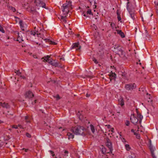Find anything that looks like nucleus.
Instances as JSON below:
<instances>
[{"mask_svg":"<svg viewBox=\"0 0 158 158\" xmlns=\"http://www.w3.org/2000/svg\"><path fill=\"white\" fill-rule=\"evenodd\" d=\"M91 10H89V15L91 14Z\"/></svg>","mask_w":158,"mask_h":158,"instance_id":"nucleus-57","label":"nucleus"},{"mask_svg":"<svg viewBox=\"0 0 158 158\" xmlns=\"http://www.w3.org/2000/svg\"><path fill=\"white\" fill-rule=\"evenodd\" d=\"M150 100V101H147L148 102H150V103H151V102H152V99H149Z\"/></svg>","mask_w":158,"mask_h":158,"instance_id":"nucleus-54","label":"nucleus"},{"mask_svg":"<svg viewBox=\"0 0 158 158\" xmlns=\"http://www.w3.org/2000/svg\"><path fill=\"white\" fill-rule=\"evenodd\" d=\"M26 98H32L34 97V95L32 92L29 91L26 92L25 94Z\"/></svg>","mask_w":158,"mask_h":158,"instance_id":"nucleus-12","label":"nucleus"},{"mask_svg":"<svg viewBox=\"0 0 158 158\" xmlns=\"http://www.w3.org/2000/svg\"><path fill=\"white\" fill-rule=\"evenodd\" d=\"M151 153L152 157L153 158H158V153L156 156L155 155L154 153V151L155 150V148L150 145L149 147Z\"/></svg>","mask_w":158,"mask_h":158,"instance_id":"nucleus-8","label":"nucleus"},{"mask_svg":"<svg viewBox=\"0 0 158 158\" xmlns=\"http://www.w3.org/2000/svg\"><path fill=\"white\" fill-rule=\"evenodd\" d=\"M0 105L2 107L8 108L10 107L9 105L7 103L5 102H0Z\"/></svg>","mask_w":158,"mask_h":158,"instance_id":"nucleus-17","label":"nucleus"},{"mask_svg":"<svg viewBox=\"0 0 158 158\" xmlns=\"http://www.w3.org/2000/svg\"><path fill=\"white\" fill-rule=\"evenodd\" d=\"M23 150H25V151L26 152H27V151L28 150V149H25L24 148H23Z\"/></svg>","mask_w":158,"mask_h":158,"instance_id":"nucleus-55","label":"nucleus"},{"mask_svg":"<svg viewBox=\"0 0 158 158\" xmlns=\"http://www.w3.org/2000/svg\"><path fill=\"white\" fill-rule=\"evenodd\" d=\"M93 61L96 64H97L98 63V62L97 60L95 59V58H93Z\"/></svg>","mask_w":158,"mask_h":158,"instance_id":"nucleus-34","label":"nucleus"},{"mask_svg":"<svg viewBox=\"0 0 158 158\" xmlns=\"http://www.w3.org/2000/svg\"><path fill=\"white\" fill-rule=\"evenodd\" d=\"M143 116L141 115L139 113H137V118L139 119V123H141V120L143 118Z\"/></svg>","mask_w":158,"mask_h":158,"instance_id":"nucleus-20","label":"nucleus"},{"mask_svg":"<svg viewBox=\"0 0 158 158\" xmlns=\"http://www.w3.org/2000/svg\"><path fill=\"white\" fill-rule=\"evenodd\" d=\"M120 135V138L121 139L123 143L126 142L127 141L125 140V139L124 138H122V136L121 135Z\"/></svg>","mask_w":158,"mask_h":158,"instance_id":"nucleus-32","label":"nucleus"},{"mask_svg":"<svg viewBox=\"0 0 158 158\" xmlns=\"http://www.w3.org/2000/svg\"><path fill=\"white\" fill-rule=\"evenodd\" d=\"M131 131L132 132H134V130H133V129H132V130H131Z\"/></svg>","mask_w":158,"mask_h":158,"instance_id":"nucleus-62","label":"nucleus"},{"mask_svg":"<svg viewBox=\"0 0 158 158\" xmlns=\"http://www.w3.org/2000/svg\"><path fill=\"white\" fill-rule=\"evenodd\" d=\"M131 122L134 124H136L138 121L139 119L134 115H131L130 118Z\"/></svg>","mask_w":158,"mask_h":158,"instance_id":"nucleus-14","label":"nucleus"},{"mask_svg":"<svg viewBox=\"0 0 158 158\" xmlns=\"http://www.w3.org/2000/svg\"><path fill=\"white\" fill-rule=\"evenodd\" d=\"M136 87L135 84H127L125 86V89L127 90H132Z\"/></svg>","mask_w":158,"mask_h":158,"instance_id":"nucleus-6","label":"nucleus"},{"mask_svg":"<svg viewBox=\"0 0 158 158\" xmlns=\"http://www.w3.org/2000/svg\"><path fill=\"white\" fill-rule=\"evenodd\" d=\"M64 153L65 154V155L68 156V152L67 151L65 150L64 152Z\"/></svg>","mask_w":158,"mask_h":158,"instance_id":"nucleus-43","label":"nucleus"},{"mask_svg":"<svg viewBox=\"0 0 158 158\" xmlns=\"http://www.w3.org/2000/svg\"><path fill=\"white\" fill-rule=\"evenodd\" d=\"M81 48V46L80 45L79 43L77 42L73 44L71 49H75L77 51H80Z\"/></svg>","mask_w":158,"mask_h":158,"instance_id":"nucleus-7","label":"nucleus"},{"mask_svg":"<svg viewBox=\"0 0 158 158\" xmlns=\"http://www.w3.org/2000/svg\"><path fill=\"white\" fill-rule=\"evenodd\" d=\"M9 9L10 10H12L14 12L16 10L15 9L14 7L12 6H10L9 7Z\"/></svg>","mask_w":158,"mask_h":158,"instance_id":"nucleus-29","label":"nucleus"},{"mask_svg":"<svg viewBox=\"0 0 158 158\" xmlns=\"http://www.w3.org/2000/svg\"><path fill=\"white\" fill-rule=\"evenodd\" d=\"M139 90L140 91H142L143 92L145 91V89L143 87L139 88Z\"/></svg>","mask_w":158,"mask_h":158,"instance_id":"nucleus-33","label":"nucleus"},{"mask_svg":"<svg viewBox=\"0 0 158 158\" xmlns=\"http://www.w3.org/2000/svg\"><path fill=\"white\" fill-rule=\"evenodd\" d=\"M71 131L76 135H83V134L85 135V132L86 131V129H85L83 127L77 126L73 127Z\"/></svg>","mask_w":158,"mask_h":158,"instance_id":"nucleus-1","label":"nucleus"},{"mask_svg":"<svg viewBox=\"0 0 158 158\" xmlns=\"http://www.w3.org/2000/svg\"><path fill=\"white\" fill-rule=\"evenodd\" d=\"M35 11V10L34 8H31V13H34Z\"/></svg>","mask_w":158,"mask_h":158,"instance_id":"nucleus-35","label":"nucleus"},{"mask_svg":"<svg viewBox=\"0 0 158 158\" xmlns=\"http://www.w3.org/2000/svg\"><path fill=\"white\" fill-rule=\"evenodd\" d=\"M72 7V2L70 1H66V2L64 4L61 8L64 15H67L69 12V9Z\"/></svg>","mask_w":158,"mask_h":158,"instance_id":"nucleus-2","label":"nucleus"},{"mask_svg":"<svg viewBox=\"0 0 158 158\" xmlns=\"http://www.w3.org/2000/svg\"><path fill=\"white\" fill-rule=\"evenodd\" d=\"M101 151L102 153L104 154H106V153H111L110 152V151H109L107 150L106 148H105L104 146H102L101 148Z\"/></svg>","mask_w":158,"mask_h":158,"instance_id":"nucleus-16","label":"nucleus"},{"mask_svg":"<svg viewBox=\"0 0 158 158\" xmlns=\"http://www.w3.org/2000/svg\"><path fill=\"white\" fill-rule=\"evenodd\" d=\"M85 7H86V9H84L83 12L82 13L83 15L85 17V18H84V19H86V18L89 16L88 15H86V13L87 15L89 14V9L88 8H89V7L87 6V7H86V6H85Z\"/></svg>","mask_w":158,"mask_h":158,"instance_id":"nucleus-13","label":"nucleus"},{"mask_svg":"<svg viewBox=\"0 0 158 158\" xmlns=\"http://www.w3.org/2000/svg\"><path fill=\"white\" fill-rule=\"evenodd\" d=\"M20 77L22 78H23V79H25L26 78V77L24 76H20Z\"/></svg>","mask_w":158,"mask_h":158,"instance_id":"nucleus-45","label":"nucleus"},{"mask_svg":"<svg viewBox=\"0 0 158 158\" xmlns=\"http://www.w3.org/2000/svg\"><path fill=\"white\" fill-rule=\"evenodd\" d=\"M0 31L2 32V33H5V31H4L3 28L2 27L1 25L0 24Z\"/></svg>","mask_w":158,"mask_h":158,"instance_id":"nucleus-31","label":"nucleus"},{"mask_svg":"<svg viewBox=\"0 0 158 158\" xmlns=\"http://www.w3.org/2000/svg\"><path fill=\"white\" fill-rule=\"evenodd\" d=\"M66 17V16H65V17H64V16H61L60 17V19L62 20L63 19H64V18H65Z\"/></svg>","mask_w":158,"mask_h":158,"instance_id":"nucleus-44","label":"nucleus"},{"mask_svg":"<svg viewBox=\"0 0 158 158\" xmlns=\"http://www.w3.org/2000/svg\"><path fill=\"white\" fill-rule=\"evenodd\" d=\"M156 12L158 14V9H156Z\"/></svg>","mask_w":158,"mask_h":158,"instance_id":"nucleus-58","label":"nucleus"},{"mask_svg":"<svg viewBox=\"0 0 158 158\" xmlns=\"http://www.w3.org/2000/svg\"><path fill=\"white\" fill-rule=\"evenodd\" d=\"M130 124V122L129 121L127 120L125 122V124L127 126H128Z\"/></svg>","mask_w":158,"mask_h":158,"instance_id":"nucleus-38","label":"nucleus"},{"mask_svg":"<svg viewBox=\"0 0 158 158\" xmlns=\"http://www.w3.org/2000/svg\"><path fill=\"white\" fill-rule=\"evenodd\" d=\"M110 78H116V74L115 73H113L111 72L110 73ZM111 81V78H110V81Z\"/></svg>","mask_w":158,"mask_h":158,"instance_id":"nucleus-23","label":"nucleus"},{"mask_svg":"<svg viewBox=\"0 0 158 158\" xmlns=\"http://www.w3.org/2000/svg\"><path fill=\"white\" fill-rule=\"evenodd\" d=\"M35 3L36 6L38 7H42L46 9L47 8L45 7V4L44 2L41 0H35Z\"/></svg>","mask_w":158,"mask_h":158,"instance_id":"nucleus-5","label":"nucleus"},{"mask_svg":"<svg viewBox=\"0 0 158 158\" xmlns=\"http://www.w3.org/2000/svg\"><path fill=\"white\" fill-rule=\"evenodd\" d=\"M125 147L127 150V151L129 150L131 148L129 145L128 144H125Z\"/></svg>","mask_w":158,"mask_h":158,"instance_id":"nucleus-27","label":"nucleus"},{"mask_svg":"<svg viewBox=\"0 0 158 158\" xmlns=\"http://www.w3.org/2000/svg\"><path fill=\"white\" fill-rule=\"evenodd\" d=\"M17 126H18V127H19L20 128H23L22 127V126L21 125L19 124Z\"/></svg>","mask_w":158,"mask_h":158,"instance_id":"nucleus-46","label":"nucleus"},{"mask_svg":"<svg viewBox=\"0 0 158 158\" xmlns=\"http://www.w3.org/2000/svg\"><path fill=\"white\" fill-rule=\"evenodd\" d=\"M15 73H16L17 75L18 76H21V73L19 71V70H18L15 72Z\"/></svg>","mask_w":158,"mask_h":158,"instance_id":"nucleus-28","label":"nucleus"},{"mask_svg":"<svg viewBox=\"0 0 158 158\" xmlns=\"http://www.w3.org/2000/svg\"><path fill=\"white\" fill-rule=\"evenodd\" d=\"M67 135L68 136L69 139H72L74 138V135L70 132H68L67 133Z\"/></svg>","mask_w":158,"mask_h":158,"instance_id":"nucleus-24","label":"nucleus"},{"mask_svg":"<svg viewBox=\"0 0 158 158\" xmlns=\"http://www.w3.org/2000/svg\"><path fill=\"white\" fill-rule=\"evenodd\" d=\"M54 98H56V99H60L59 96L58 94H56L53 96Z\"/></svg>","mask_w":158,"mask_h":158,"instance_id":"nucleus-37","label":"nucleus"},{"mask_svg":"<svg viewBox=\"0 0 158 158\" xmlns=\"http://www.w3.org/2000/svg\"><path fill=\"white\" fill-rule=\"evenodd\" d=\"M31 35H33L34 36H35V35H37L38 37H40L41 38H42V36H40V35H41L40 34H38V33L36 34L35 32L33 31H31Z\"/></svg>","mask_w":158,"mask_h":158,"instance_id":"nucleus-25","label":"nucleus"},{"mask_svg":"<svg viewBox=\"0 0 158 158\" xmlns=\"http://www.w3.org/2000/svg\"><path fill=\"white\" fill-rule=\"evenodd\" d=\"M26 135L27 137L29 138H30L31 137V135L28 133H26Z\"/></svg>","mask_w":158,"mask_h":158,"instance_id":"nucleus-36","label":"nucleus"},{"mask_svg":"<svg viewBox=\"0 0 158 158\" xmlns=\"http://www.w3.org/2000/svg\"><path fill=\"white\" fill-rule=\"evenodd\" d=\"M80 35L79 34H77V36L78 37H79L80 36Z\"/></svg>","mask_w":158,"mask_h":158,"instance_id":"nucleus-59","label":"nucleus"},{"mask_svg":"<svg viewBox=\"0 0 158 158\" xmlns=\"http://www.w3.org/2000/svg\"><path fill=\"white\" fill-rule=\"evenodd\" d=\"M50 44L56 45L57 44V43L55 42H53L52 41V42Z\"/></svg>","mask_w":158,"mask_h":158,"instance_id":"nucleus-42","label":"nucleus"},{"mask_svg":"<svg viewBox=\"0 0 158 158\" xmlns=\"http://www.w3.org/2000/svg\"><path fill=\"white\" fill-rule=\"evenodd\" d=\"M44 40H45V41L46 42H47L48 43H49L50 44L52 42V41L51 40L49 39H46Z\"/></svg>","mask_w":158,"mask_h":158,"instance_id":"nucleus-30","label":"nucleus"},{"mask_svg":"<svg viewBox=\"0 0 158 158\" xmlns=\"http://www.w3.org/2000/svg\"><path fill=\"white\" fill-rule=\"evenodd\" d=\"M106 146L110 150V152L111 153H112L113 150L112 143L110 140L108 138L106 139Z\"/></svg>","mask_w":158,"mask_h":158,"instance_id":"nucleus-9","label":"nucleus"},{"mask_svg":"<svg viewBox=\"0 0 158 158\" xmlns=\"http://www.w3.org/2000/svg\"><path fill=\"white\" fill-rule=\"evenodd\" d=\"M50 57L49 56H45L44 57H43L42 59H44V60L45 61L47 62H48V60H50Z\"/></svg>","mask_w":158,"mask_h":158,"instance_id":"nucleus-26","label":"nucleus"},{"mask_svg":"<svg viewBox=\"0 0 158 158\" xmlns=\"http://www.w3.org/2000/svg\"><path fill=\"white\" fill-rule=\"evenodd\" d=\"M50 153L52 154L54 152L52 151H50Z\"/></svg>","mask_w":158,"mask_h":158,"instance_id":"nucleus-56","label":"nucleus"},{"mask_svg":"<svg viewBox=\"0 0 158 158\" xmlns=\"http://www.w3.org/2000/svg\"><path fill=\"white\" fill-rule=\"evenodd\" d=\"M3 123V122L1 121V120H0V123Z\"/></svg>","mask_w":158,"mask_h":158,"instance_id":"nucleus-61","label":"nucleus"},{"mask_svg":"<svg viewBox=\"0 0 158 158\" xmlns=\"http://www.w3.org/2000/svg\"><path fill=\"white\" fill-rule=\"evenodd\" d=\"M116 31H117V33L119 34L122 38H123L125 37V35L122 32L121 30H116Z\"/></svg>","mask_w":158,"mask_h":158,"instance_id":"nucleus-19","label":"nucleus"},{"mask_svg":"<svg viewBox=\"0 0 158 158\" xmlns=\"http://www.w3.org/2000/svg\"><path fill=\"white\" fill-rule=\"evenodd\" d=\"M111 131L113 133H114V128H111Z\"/></svg>","mask_w":158,"mask_h":158,"instance_id":"nucleus-50","label":"nucleus"},{"mask_svg":"<svg viewBox=\"0 0 158 158\" xmlns=\"http://www.w3.org/2000/svg\"><path fill=\"white\" fill-rule=\"evenodd\" d=\"M30 122V121H27V120H26V122L27 123H28V122Z\"/></svg>","mask_w":158,"mask_h":158,"instance_id":"nucleus-63","label":"nucleus"},{"mask_svg":"<svg viewBox=\"0 0 158 158\" xmlns=\"http://www.w3.org/2000/svg\"><path fill=\"white\" fill-rule=\"evenodd\" d=\"M12 128L17 129L18 128V126L16 125H13L12 126Z\"/></svg>","mask_w":158,"mask_h":158,"instance_id":"nucleus-41","label":"nucleus"},{"mask_svg":"<svg viewBox=\"0 0 158 158\" xmlns=\"http://www.w3.org/2000/svg\"><path fill=\"white\" fill-rule=\"evenodd\" d=\"M36 99H29V104L34 105L35 103H36Z\"/></svg>","mask_w":158,"mask_h":158,"instance_id":"nucleus-21","label":"nucleus"},{"mask_svg":"<svg viewBox=\"0 0 158 158\" xmlns=\"http://www.w3.org/2000/svg\"><path fill=\"white\" fill-rule=\"evenodd\" d=\"M19 24H20V27L22 30L23 31H25L26 30L27 27V24L24 23L23 21L20 20L19 21Z\"/></svg>","mask_w":158,"mask_h":158,"instance_id":"nucleus-10","label":"nucleus"},{"mask_svg":"<svg viewBox=\"0 0 158 158\" xmlns=\"http://www.w3.org/2000/svg\"><path fill=\"white\" fill-rule=\"evenodd\" d=\"M140 136L139 135H136V138L137 139H139Z\"/></svg>","mask_w":158,"mask_h":158,"instance_id":"nucleus-52","label":"nucleus"},{"mask_svg":"<svg viewBox=\"0 0 158 158\" xmlns=\"http://www.w3.org/2000/svg\"><path fill=\"white\" fill-rule=\"evenodd\" d=\"M118 104L123 106L124 104V99H118Z\"/></svg>","mask_w":158,"mask_h":158,"instance_id":"nucleus-22","label":"nucleus"},{"mask_svg":"<svg viewBox=\"0 0 158 158\" xmlns=\"http://www.w3.org/2000/svg\"><path fill=\"white\" fill-rule=\"evenodd\" d=\"M62 21L65 23H66V22H67V21L65 19V18H64V19H63L62 20Z\"/></svg>","mask_w":158,"mask_h":158,"instance_id":"nucleus-47","label":"nucleus"},{"mask_svg":"<svg viewBox=\"0 0 158 158\" xmlns=\"http://www.w3.org/2000/svg\"><path fill=\"white\" fill-rule=\"evenodd\" d=\"M127 158H135V156L134 155L132 156V154H131V155H129Z\"/></svg>","mask_w":158,"mask_h":158,"instance_id":"nucleus-39","label":"nucleus"},{"mask_svg":"<svg viewBox=\"0 0 158 158\" xmlns=\"http://www.w3.org/2000/svg\"><path fill=\"white\" fill-rule=\"evenodd\" d=\"M129 3V2H128L127 3V9L129 12L131 17L133 19H135L134 13L133 11H132L130 9H129L128 5Z\"/></svg>","mask_w":158,"mask_h":158,"instance_id":"nucleus-11","label":"nucleus"},{"mask_svg":"<svg viewBox=\"0 0 158 158\" xmlns=\"http://www.w3.org/2000/svg\"><path fill=\"white\" fill-rule=\"evenodd\" d=\"M15 33H17L18 35V37L16 40V41H19V43L21 42L22 41H23V38H22V36L20 37L19 35V33L18 32H16Z\"/></svg>","mask_w":158,"mask_h":158,"instance_id":"nucleus-18","label":"nucleus"},{"mask_svg":"<svg viewBox=\"0 0 158 158\" xmlns=\"http://www.w3.org/2000/svg\"><path fill=\"white\" fill-rule=\"evenodd\" d=\"M113 50L117 54H119L120 53L123 54V51L122 49V47L118 45H114Z\"/></svg>","mask_w":158,"mask_h":158,"instance_id":"nucleus-4","label":"nucleus"},{"mask_svg":"<svg viewBox=\"0 0 158 158\" xmlns=\"http://www.w3.org/2000/svg\"><path fill=\"white\" fill-rule=\"evenodd\" d=\"M48 62L52 66L55 67H57L58 65V64L57 62L55 61L53 62L51 59L50 60H48Z\"/></svg>","mask_w":158,"mask_h":158,"instance_id":"nucleus-15","label":"nucleus"},{"mask_svg":"<svg viewBox=\"0 0 158 158\" xmlns=\"http://www.w3.org/2000/svg\"><path fill=\"white\" fill-rule=\"evenodd\" d=\"M60 60H64V58L63 57V58H60Z\"/></svg>","mask_w":158,"mask_h":158,"instance_id":"nucleus-53","label":"nucleus"},{"mask_svg":"<svg viewBox=\"0 0 158 158\" xmlns=\"http://www.w3.org/2000/svg\"><path fill=\"white\" fill-rule=\"evenodd\" d=\"M110 25L111 27H113L114 26V24L113 23H111Z\"/></svg>","mask_w":158,"mask_h":158,"instance_id":"nucleus-48","label":"nucleus"},{"mask_svg":"<svg viewBox=\"0 0 158 158\" xmlns=\"http://www.w3.org/2000/svg\"><path fill=\"white\" fill-rule=\"evenodd\" d=\"M28 116H26L25 117V119L26 120H27L28 119Z\"/></svg>","mask_w":158,"mask_h":158,"instance_id":"nucleus-51","label":"nucleus"},{"mask_svg":"<svg viewBox=\"0 0 158 158\" xmlns=\"http://www.w3.org/2000/svg\"><path fill=\"white\" fill-rule=\"evenodd\" d=\"M154 3L156 6H158V2H155Z\"/></svg>","mask_w":158,"mask_h":158,"instance_id":"nucleus-49","label":"nucleus"},{"mask_svg":"<svg viewBox=\"0 0 158 158\" xmlns=\"http://www.w3.org/2000/svg\"><path fill=\"white\" fill-rule=\"evenodd\" d=\"M80 114L79 112H78V113H77V115H79Z\"/></svg>","mask_w":158,"mask_h":158,"instance_id":"nucleus-64","label":"nucleus"},{"mask_svg":"<svg viewBox=\"0 0 158 158\" xmlns=\"http://www.w3.org/2000/svg\"><path fill=\"white\" fill-rule=\"evenodd\" d=\"M117 14L118 15V21H120L121 20V18L118 15V13H117Z\"/></svg>","mask_w":158,"mask_h":158,"instance_id":"nucleus-40","label":"nucleus"},{"mask_svg":"<svg viewBox=\"0 0 158 158\" xmlns=\"http://www.w3.org/2000/svg\"><path fill=\"white\" fill-rule=\"evenodd\" d=\"M146 94L147 95L150 96V95L149 94H148L147 93H146Z\"/></svg>","mask_w":158,"mask_h":158,"instance_id":"nucleus-60","label":"nucleus"},{"mask_svg":"<svg viewBox=\"0 0 158 158\" xmlns=\"http://www.w3.org/2000/svg\"><path fill=\"white\" fill-rule=\"evenodd\" d=\"M90 127L93 135L89 133V136L92 135L93 138H95L98 134V132L97 129L95 128V127L92 124L90 125Z\"/></svg>","mask_w":158,"mask_h":158,"instance_id":"nucleus-3","label":"nucleus"}]
</instances>
